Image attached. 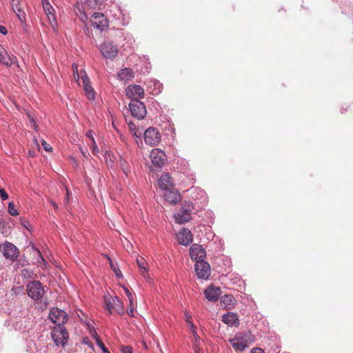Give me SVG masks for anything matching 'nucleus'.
I'll return each mask as SVG.
<instances>
[{"mask_svg": "<svg viewBox=\"0 0 353 353\" xmlns=\"http://www.w3.org/2000/svg\"><path fill=\"white\" fill-rule=\"evenodd\" d=\"M105 303V309L108 310V314L117 312L119 315H123L125 310L123 302L117 296H105L104 297Z\"/></svg>", "mask_w": 353, "mask_h": 353, "instance_id": "f257e3e1", "label": "nucleus"}, {"mask_svg": "<svg viewBox=\"0 0 353 353\" xmlns=\"http://www.w3.org/2000/svg\"><path fill=\"white\" fill-rule=\"evenodd\" d=\"M26 291L28 295L35 301L41 299L45 294L44 288L39 281H34L28 283Z\"/></svg>", "mask_w": 353, "mask_h": 353, "instance_id": "f03ea898", "label": "nucleus"}, {"mask_svg": "<svg viewBox=\"0 0 353 353\" xmlns=\"http://www.w3.org/2000/svg\"><path fill=\"white\" fill-rule=\"evenodd\" d=\"M129 108L131 114L138 119H143L146 115L145 105L139 100H131Z\"/></svg>", "mask_w": 353, "mask_h": 353, "instance_id": "7ed1b4c3", "label": "nucleus"}, {"mask_svg": "<svg viewBox=\"0 0 353 353\" xmlns=\"http://www.w3.org/2000/svg\"><path fill=\"white\" fill-rule=\"evenodd\" d=\"M49 319L57 326H63L68 321V315L65 311L57 307H53L50 310Z\"/></svg>", "mask_w": 353, "mask_h": 353, "instance_id": "20e7f679", "label": "nucleus"}, {"mask_svg": "<svg viewBox=\"0 0 353 353\" xmlns=\"http://www.w3.org/2000/svg\"><path fill=\"white\" fill-rule=\"evenodd\" d=\"M52 337L57 345H64L68 341L69 335L63 326H57L53 330Z\"/></svg>", "mask_w": 353, "mask_h": 353, "instance_id": "39448f33", "label": "nucleus"}, {"mask_svg": "<svg viewBox=\"0 0 353 353\" xmlns=\"http://www.w3.org/2000/svg\"><path fill=\"white\" fill-rule=\"evenodd\" d=\"M161 136L154 128H149L144 132V140L146 144L151 146L158 145L161 141Z\"/></svg>", "mask_w": 353, "mask_h": 353, "instance_id": "423d86ee", "label": "nucleus"}, {"mask_svg": "<svg viewBox=\"0 0 353 353\" xmlns=\"http://www.w3.org/2000/svg\"><path fill=\"white\" fill-rule=\"evenodd\" d=\"M1 250L3 256L12 261H14L17 259L19 251L18 248L12 243L6 242L1 245Z\"/></svg>", "mask_w": 353, "mask_h": 353, "instance_id": "0eeeda50", "label": "nucleus"}, {"mask_svg": "<svg viewBox=\"0 0 353 353\" xmlns=\"http://www.w3.org/2000/svg\"><path fill=\"white\" fill-rule=\"evenodd\" d=\"M194 270L197 276L201 279H208L211 273L210 266L205 261H196L194 265Z\"/></svg>", "mask_w": 353, "mask_h": 353, "instance_id": "6e6552de", "label": "nucleus"}, {"mask_svg": "<svg viewBox=\"0 0 353 353\" xmlns=\"http://www.w3.org/2000/svg\"><path fill=\"white\" fill-rule=\"evenodd\" d=\"M93 27L103 31L108 27V21L105 16L101 12H95L91 17Z\"/></svg>", "mask_w": 353, "mask_h": 353, "instance_id": "1a4fd4ad", "label": "nucleus"}, {"mask_svg": "<svg viewBox=\"0 0 353 353\" xmlns=\"http://www.w3.org/2000/svg\"><path fill=\"white\" fill-rule=\"evenodd\" d=\"M118 51L117 46L112 42H105L100 47V52L105 59H114L117 55Z\"/></svg>", "mask_w": 353, "mask_h": 353, "instance_id": "9d476101", "label": "nucleus"}, {"mask_svg": "<svg viewBox=\"0 0 353 353\" xmlns=\"http://www.w3.org/2000/svg\"><path fill=\"white\" fill-rule=\"evenodd\" d=\"M150 159L154 166L161 168L166 161V154L163 151L154 148L150 152Z\"/></svg>", "mask_w": 353, "mask_h": 353, "instance_id": "9b49d317", "label": "nucleus"}, {"mask_svg": "<svg viewBox=\"0 0 353 353\" xmlns=\"http://www.w3.org/2000/svg\"><path fill=\"white\" fill-rule=\"evenodd\" d=\"M144 90L139 85H131L125 89L126 95L132 100H139L144 97Z\"/></svg>", "mask_w": 353, "mask_h": 353, "instance_id": "f8f14e48", "label": "nucleus"}, {"mask_svg": "<svg viewBox=\"0 0 353 353\" xmlns=\"http://www.w3.org/2000/svg\"><path fill=\"white\" fill-rule=\"evenodd\" d=\"M190 255L192 259L198 261H204L206 253L205 250L198 244H193L190 249Z\"/></svg>", "mask_w": 353, "mask_h": 353, "instance_id": "ddd939ff", "label": "nucleus"}, {"mask_svg": "<svg viewBox=\"0 0 353 353\" xmlns=\"http://www.w3.org/2000/svg\"><path fill=\"white\" fill-rule=\"evenodd\" d=\"M204 294L205 298L212 302L216 301L221 294V290L219 287H216L213 285H210L204 292Z\"/></svg>", "mask_w": 353, "mask_h": 353, "instance_id": "4468645a", "label": "nucleus"}, {"mask_svg": "<svg viewBox=\"0 0 353 353\" xmlns=\"http://www.w3.org/2000/svg\"><path fill=\"white\" fill-rule=\"evenodd\" d=\"M81 83L84 88V90L86 93V95L89 99L93 100L94 99L95 92L93 88L89 84V79L87 76L86 73L81 70Z\"/></svg>", "mask_w": 353, "mask_h": 353, "instance_id": "2eb2a0df", "label": "nucleus"}, {"mask_svg": "<svg viewBox=\"0 0 353 353\" xmlns=\"http://www.w3.org/2000/svg\"><path fill=\"white\" fill-rule=\"evenodd\" d=\"M178 239L180 244L188 245L192 242V234L190 230L183 228L178 234Z\"/></svg>", "mask_w": 353, "mask_h": 353, "instance_id": "dca6fc26", "label": "nucleus"}, {"mask_svg": "<svg viewBox=\"0 0 353 353\" xmlns=\"http://www.w3.org/2000/svg\"><path fill=\"white\" fill-rule=\"evenodd\" d=\"M158 184L163 190H169L174 186L172 177L168 173L163 174L158 181Z\"/></svg>", "mask_w": 353, "mask_h": 353, "instance_id": "f3484780", "label": "nucleus"}, {"mask_svg": "<svg viewBox=\"0 0 353 353\" xmlns=\"http://www.w3.org/2000/svg\"><path fill=\"white\" fill-rule=\"evenodd\" d=\"M11 6L13 11L17 14L19 20L23 22L26 19V13L23 10V6L19 0H12Z\"/></svg>", "mask_w": 353, "mask_h": 353, "instance_id": "a211bd4d", "label": "nucleus"}, {"mask_svg": "<svg viewBox=\"0 0 353 353\" xmlns=\"http://www.w3.org/2000/svg\"><path fill=\"white\" fill-rule=\"evenodd\" d=\"M222 321L230 327H237L239 325L238 316L234 312H228L223 314Z\"/></svg>", "mask_w": 353, "mask_h": 353, "instance_id": "6ab92c4d", "label": "nucleus"}, {"mask_svg": "<svg viewBox=\"0 0 353 353\" xmlns=\"http://www.w3.org/2000/svg\"><path fill=\"white\" fill-rule=\"evenodd\" d=\"M165 199L170 204H176L181 200L180 194L176 190H166L164 194Z\"/></svg>", "mask_w": 353, "mask_h": 353, "instance_id": "aec40b11", "label": "nucleus"}, {"mask_svg": "<svg viewBox=\"0 0 353 353\" xmlns=\"http://www.w3.org/2000/svg\"><path fill=\"white\" fill-rule=\"evenodd\" d=\"M190 211V209H183L179 213L174 216L176 222L179 224H183L189 221L191 219Z\"/></svg>", "mask_w": 353, "mask_h": 353, "instance_id": "412c9836", "label": "nucleus"}, {"mask_svg": "<svg viewBox=\"0 0 353 353\" xmlns=\"http://www.w3.org/2000/svg\"><path fill=\"white\" fill-rule=\"evenodd\" d=\"M221 303L226 310H231L236 304V300L231 294H225L221 297Z\"/></svg>", "mask_w": 353, "mask_h": 353, "instance_id": "4be33fe9", "label": "nucleus"}, {"mask_svg": "<svg viewBox=\"0 0 353 353\" xmlns=\"http://www.w3.org/2000/svg\"><path fill=\"white\" fill-rule=\"evenodd\" d=\"M118 78L124 81H130L134 78V72L131 68H125L118 73Z\"/></svg>", "mask_w": 353, "mask_h": 353, "instance_id": "5701e85b", "label": "nucleus"}, {"mask_svg": "<svg viewBox=\"0 0 353 353\" xmlns=\"http://www.w3.org/2000/svg\"><path fill=\"white\" fill-rule=\"evenodd\" d=\"M137 265L140 269L141 274L145 279H150L148 276V268L147 261L143 258H137Z\"/></svg>", "mask_w": 353, "mask_h": 353, "instance_id": "b1692460", "label": "nucleus"}, {"mask_svg": "<svg viewBox=\"0 0 353 353\" xmlns=\"http://www.w3.org/2000/svg\"><path fill=\"white\" fill-rule=\"evenodd\" d=\"M235 351H243L248 347V341L238 342L232 339L228 340Z\"/></svg>", "mask_w": 353, "mask_h": 353, "instance_id": "393cba45", "label": "nucleus"}, {"mask_svg": "<svg viewBox=\"0 0 353 353\" xmlns=\"http://www.w3.org/2000/svg\"><path fill=\"white\" fill-rule=\"evenodd\" d=\"M0 63L6 66H10L12 65V60L8 53L3 48L0 50Z\"/></svg>", "mask_w": 353, "mask_h": 353, "instance_id": "a878e982", "label": "nucleus"}, {"mask_svg": "<svg viewBox=\"0 0 353 353\" xmlns=\"http://www.w3.org/2000/svg\"><path fill=\"white\" fill-rule=\"evenodd\" d=\"M72 68L73 70V76L76 81L78 83L79 85H81L80 80L81 81V72H78V67L77 65L75 63H73L72 65Z\"/></svg>", "mask_w": 353, "mask_h": 353, "instance_id": "bb28decb", "label": "nucleus"}, {"mask_svg": "<svg viewBox=\"0 0 353 353\" xmlns=\"http://www.w3.org/2000/svg\"><path fill=\"white\" fill-rule=\"evenodd\" d=\"M108 261H109L110 266L111 269L114 271V272L116 274V276L118 278L121 277L122 276L121 272L118 268L117 264L113 263V262L110 258H108Z\"/></svg>", "mask_w": 353, "mask_h": 353, "instance_id": "cd10ccee", "label": "nucleus"}, {"mask_svg": "<svg viewBox=\"0 0 353 353\" xmlns=\"http://www.w3.org/2000/svg\"><path fill=\"white\" fill-rule=\"evenodd\" d=\"M128 125L130 128V130L132 133L133 136H134L136 137H139L141 135V132L137 128L135 124L133 123L132 122H129Z\"/></svg>", "mask_w": 353, "mask_h": 353, "instance_id": "c85d7f7f", "label": "nucleus"}, {"mask_svg": "<svg viewBox=\"0 0 353 353\" xmlns=\"http://www.w3.org/2000/svg\"><path fill=\"white\" fill-rule=\"evenodd\" d=\"M246 336L247 334L245 333L238 332L232 339L238 342L247 341Z\"/></svg>", "mask_w": 353, "mask_h": 353, "instance_id": "c756f323", "label": "nucleus"}, {"mask_svg": "<svg viewBox=\"0 0 353 353\" xmlns=\"http://www.w3.org/2000/svg\"><path fill=\"white\" fill-rule=\"evenodd\" d=\"M47 17L50 25L53 28H54V27L57 26V21L54 12H50V14H47Z\"/></svg>", "mask_w": 353, "mask_h": 353, "instance_id": "7c9ffc66", "label": "nucleus"}, {"mask_svg": "<svg viewBox=\"0 0 353 353\" xmlns=\"http://www.w3.org/2000/svg\"><path fill=\"white\" fill-rule=\"evenodd\" d=\"M91 141H92V143L90 145V149L92 150V153L94 154H97V153H99V149L98 148L93 137H91Z\"/></svg>", "mask_w": 353, "mask_h": 353, "instance_id": "2f4dec72", "label": "nucleus"}, {"mask_svg": "<svg viewBox=\"0 0 353 353\" xmlns=\"http://www.w3.org/2000/svg\"><path fill=\"white\" fill-rule=\"evenodd\" d=\"M8 212L12 216H17L18 214L17 210L12 203H10L8 205Z\"/></svg>", "mask_w": 353, "mask_h": 353, "instance_id": "473e14b6", "label": "nucleus"}, {"mask_svg": "<svg viewBox=\"0 0 353 353\" xmlns=\"http://www.w3.org/2000/svg\"><path fill=\"white\" fill-rule=\"evenodd\" d=\"M120 166L121 167V168H122V170H123V172H124L126 175H128V171H129V168H128V165L127 162H126L125 160L121 159V160L120 161Z\"/></svg>", "mask_w": 353, "mask_h": 353, "instance_id": "72a5a7b5", "label": "nucleus"}, {"mask_svg": "<svg viewBox=\"0 0 353 353\" xmlns=\"http://www.w3.org/2000/svg\"><path fill=\"white\" fill-rule=\"evenodd\" d=\"M43 7L46 14H49L54 11L53 7L50 3H44Z\"/></svg>", "mask_w": 353, "mask_h": 353, "instance_id": "f704fd0d", "label": "nucleus"}, {"mask_svg": "<svg viewBox=\"0 0 353 353\" xmlns=\"http://www.w3.org/2000/svg\"><path fill=\"white\" fill-rule=\"evenodd\" d=\"M124 290H125V292L129 299V302L130 303V305H131L133 303V295L128 288H124Z\"/></svg>", "mask_w": 353, "mask_h": 353, "instance_id": "c9c22d12", "label": "nucleus"}, {"mask_svg": "<svg viewBox=\"0 0 353 353\" xmlns=\"http://www.w3.org/2000/svg\"><path fill=\"white\" fill-rule=\"evenodd\" d=\"M97 344L99 345V346L102 349L103 352H107V353H110L108 350L106 349L104 343L101 341L99 340V339H97Z\"/></svg>", "mask_w": 353, "mask_h": 353, "instance_id": "e433bc0d", "label": "nucleus"}, {"mask_svg": "<svg viewBox=\"0 0 353 353\" xmlns=\"http://www.w3.org/2000/svg\"><path fill=\"white\" fill-rule=\"evenodd\" d=\"M42 145L46 151H51L52 148L46 141L42 140Z\"/></svg>", "mask_w": 353, "mask_h": 353, "instance_id": "4c0bfd02", "label": "nucleus"}, {"mask_svg": "<svg viewBox=\"0 0 353 353\" xmlns=\"http://www.w3.org/2000/svg\"><path fill=\"white\" fill-rule=\"evenodd\" d=\"M0 196H1V199L3 201L8 199V194H7V192H6V190L4 189L0 190Z\"/></svg>", "mask_w": 353, "mask_h": 353, "instance_id": "58836bf2", "label": "nucleus"}, {"mask_svg": "<svg viewBox=\"0 0 353 353\" xmlns=\"http://www.w3.org/2000/svg\"><path fill=\"white\" fill-rule=\"evenodd\" d=\"M121 351L123 353H132V348L130 346H122Z\"/></svg>", "mask_w": 353, "mask_h": 353, "instance_id": "ea45409f", "label": "nucleus"}, {"mask_svg": "<svg viewBox=\"0 0 353 353\" xmlns=\"http://www.w3.org/2000/svg\"><path fill=\"white\" fill-rule=\"evenodd\" d=\"M127 313L128 315L134 316L133 304L129 305V309L128 310Z\"/></svg>", "mask_w": 353, "mask_h": 353, "instance_id": "a19ab883", "label": "nucleus"}, {"mask_svg": "<svg viewBox=\"0 0 353 353\" xmlns=\"http://www.w3.org/2000/svg\"><path fill=\"white\" fill-rule=\"evenodd\" d=\"M251 353H265L261 348L254 347L252 350Z\"/></svg>", "mask_w": 353, "mask_h": 353, "instance_id": "79ce46f5", "label": "nucleus"}, {"mask_svg": "<svg viewBox=\"0 0 353 353\" xmlns=\"http://www.w3.org/2000/svg\"><path fill=\"white\" fill-rule=\"evenodd\" d=\"M191 318H192V317H191V316H190V315H187V316H186V321L190 324L191 327H192V329L193 330V329H194V328H195V327H194V325H193L192 322L190 321Z\"/></svg>", "mask_w": 353, "mask_h": 353, "instance_id": "37998d69", "label": "nucleus"}, {"mask_svg": "<svg viewBox=\"0 0 353 353\" xmlns=\"http://www.w3.org/2000/svg\"><path fill=\"white\" fill-rule=\"evenodd\" d=\"M0 32L3 34H6L8 32L6 28L3 26L0 25Z\"/></svg>", "mask_w": 353, "mask_h": 353, "instance_id": "c03bdc74", "label": "nucleus"}, {"mask_svg": "<svg viewBox=\"0 0 353 353\" xmlns=\"http://www.w3.org/2000/svg\"><path fill=\"white\" fill-rule=\"evenodd\" d=\"M92 134H93L92 131H89L87 132V137L91 139V137H93Z\"/></svg>", "mask_w": 353, "mask_h": 353, "instance_id": "a18cd8bd", "label": "nucleus"}, {"mask_svg": "<svg viewBox=\"0 0 353 353\" xmlns=\"http://www.w3.org/2000/svg\"><path fill=\"white\" fill-rule=\"evenodd\" d=\"M50 203H51L52 207L54 209H57L58 208V205L54 201H51Z\"/></svg>", "mask_w": 353, "mask_h": 353, "instance_id": "49530a36", "label": "nucleus"}, {"mask_svg": "<svg viewBox=\"0 0 353 353\" xmlns=\"http://www.w3.org/2000/svg\"><path fill=\"white\" fill-rule=\"evenodd\" d=\"M42 1V5L44 6V3H50L48 0H41Z\"/></svg>", "mask_w": 353, "mask_h": 353, "instance_id": "de8ad7c7", "label": "nucleus"}, {"mask_svg": "<svg viewBox=\"0 0 353 353\" xmlns=\"http://www.w3.org/2000/svg\"><path fill=\"white\" fill-rule=\"evenodd\" d=\"M3 48V47H2L1 46H0V50H1V48Z\"/></svg>", "mask_w": 353, "mask_h": 353, "instance_id": "09e8293b", "label": "nucleus"}]
</instances>
